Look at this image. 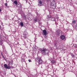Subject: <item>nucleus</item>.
Instances as JSON below:
<instances>
[{
    "mask_svg": "<svg viewBox=\"0 0 77 77\" xmlns=\"http://www.w3.org/2000/svg\"><path fill=\"white\" fill-rule=\"evenodd\" d=\"M0 29H2V26L0 25Z\"/></svg>",
    "mask_w": 77,
    "mask_h": 77,
    "instance_id": "b1692460",
    "label": "nucleus"
},
{
    "mask_svg": "<svg viewBox=\"0 0 77 77\" xmlns=\"http://www.w3.org/2000/svg\"><path fill=\"white\" fill-rule=\"evenodd\" d=\"M56 45H57L56 43H54L55 46H56Z\"/></svg>",
    "mask_w": 77,
    "mask_h": 77,
    "instance_id": "5701e85b",
    "label": "nucleus"
},
{
    "mask_svg": "<svg viewBox=\"0 0 77 77\" xmlns=\"http://www.w3.org/2000/svg\"><path fill=\"white\" fill-rule=\"evenodd\" d=\"M60 38L61 39H62V40H63V39L65 38V37L64 35H62L60 36Z\"/></svg>",
    "mask_w": 77,
    "mask_h": 77,
    "instance_id": "6e6552de",
    "label": "nucleus"
},
{
    "mask_svg": "<svg viewBox=\"0 0 77 77\" xmlns=\"http://www.w3.org/2000/svg\"><path fill=\"white\" fill-rule=\"evenodd\" d=\"M47 1H50V0H46Z\"/></svg>",
    "mask_w": 77,
    "mask_h": 77,
    "instance_id": "bb28decb",
    "label": "nucleus"
},
{
    "mask_svg": "<svg viewBox=\"0 0 77 77\" xmlns=\"http://www.w3.org/2000/svg\"><path fill=\"white\" fill-rule=\"evenodd\" d=\"M56 6V4L54 1H53L52 2H51V8H52V9H55Z\"/></svg>",
    "mask_w": 77,
    "mask_h": 77,
    "instance_id": "7ed1b4c3",
    "label": "nucleus"
},
{
    "mask_svg": "<svg viewBox=\"0 0 77 77\" xmlns=\"http://www.w3.org/2000/svg\"><path fill=\"white\" fill-rule=\"evenodd\" d=\"M57 32H56V33L57 35H59V32H58V33H57Z\"/></svg>",
    "mask_w": 77,
    "mask_h": 77,
    "instance_id": "aec40b11",
    "label": "nucleus"
},
{
    "mask_svg": "<svg viewBox=\"0 0 77 77\" xmlns=\"http://www.w3.org/2000/svg\"><path fill=\"white\" fill-rule=\"evenodd\" d=\"M51 62H52V63H54L55 62V61H54V60H53Z\"/></svg>",
    "mask_w": 77,
    "mask_h": 77,
    "instance_id": "dca6fc26",
    "label": "nucleus"
},
{
    "mask_svg": "<svg viewBox=\"0 0 77 77\" xmlns=\"http://www.w3.org/2000/svg\"><path fill=\"white\" fill-rule=\"evenodd\" d=\"M14 4L16 5V7L18 6V4H17L18 3H17V1H15L14 2Z\"/></svg>",
    "mask_w": 77,
    "mask_h": 77,
    "instance_id": "1a4fd4ad",
    "label": "nucleus"
},
{
    "mask_svg": "<svg viewBox=\"0 0 77 77\" xmlns=\"http://www.w3.org/2000/svg\"><path fill=\"white\" fill-rule=\"evenodd\" d=\"M51 19H52V18H53V17H51Z\"/></svg>",
    "mask_w": 77,
    "mask_h": 77,
    "instance_id": "a878e982",
    "label": "nucleus"
},
{
    "mask_svg": "<svg viewBox=\"0 0 77 77\" xmlns=\"http://www.w3.org/2000/svg\"><path fill=\"white\" fill-rule=\"evenodd\" d=\"M28 61L29 62H32V60H29Z\"/></svg>",
    "mask_w": 77,
    "mask_h": 77,
    "instance_id": "a211bd4d",
    "label": "nucleus"
},
{
    "mask_svg": "<svg viewBox=\"0 0 77 77\" xmlns=\"http://www.w3.org/2000/svg\"><path fill=\"white\" fill-rule=\"evenodd\" d=\"M18 6H17L16 7H18V8H19V9H20V8L21 10V9H22V6L21 5V4H18Z\"/></svg>",
    "mask_w": 77,
    "mask_h": 77,
    "instance_id": "9d476101",
    "label": "nucleus"
},
{
    "mask_svg": "<svg viewBox=\"0 0 77 77\" xmlns=\"http://www.w3.org/2000/svg\"><path fill=\"white\" fill-rule=\"evenodd\" d=\"M23 18L24 19H26V16H24L23 17Z\"/></svg>",
    "mask_w": 77,
    "mask_h": 77,
    "instance_id": "f3484780",
    "label": "nucleus"
},
{
    "mask_svg": "<svg viewBox=\"0 0 77 77\" xmlns=\"http://www.w3.org/2000/svg\"><path fill=\"white\" fill-rule=\"evenodd\" d=\"M73 46L75 48H77V46L76 45L74 44L73 45Z\"/></svg>",
    "mask_w": 77,
    "mask_h": 77,
    "instance_id": "4468645a",
    "label": "nucleus"
},
{
    "mask_svg": "<svg viewBox=\"0 0 77 77\" xmlns=\"http://www.w3.org/2000/svg\"><path fill=\"white\" fill-rule=\"evenodd\" d=\"M40 51H41L42 53L44 55H47L48 53H49L48 50L46 48L41 49H40Z\"/></svg>",
    "mask_w": 77,
    "mask_h": 77,
    "instance_id": "f257e3e1",
    "label": "nucleus"
},
{
    "mask_svg": "<svg viewBox=\"0 0 77 77\" xmlns=\"http://www.w3.org/2000/svg\"><path fill=\"white\" fill-rule=\"evenodd\" d=\"M20 25L21 27H23L24 26V24L23 22H21L20 23Z\"/></svg>",
    "mask_w": 77,
    "mask_h": 77,
    "instance_id": "9b49d317",
    "label": "nucleus"
},
{
    "mask_svg": "<svg viewBox=\"0 0 77 77\" xmlns=\"http://www.w3.org/2000/svg\"><path fill=\"white\" fill-rule=\"evenodd\" d=\"M25 38H27V37H25Z\"/></svg>",
    "mask_w": 77,
    "mask_h": 77,
    "instance_id": "cd10ccee",
    "label": "nucleus"
},
{
    "mask_svg": "<svg viewBox=\"0 0 77 77\" xmlns=\"http://www.w3.org/2000/svg\"><path fill=\"white\" fill-rule=\"evenodd\" d=\"M36 61L38 63V64L40 65V64H42V60L40 57H38L36 59Z\"/></svg>",
    "mask_w": 77,
    "mask_h": 77,
    "instance_id": "f03ea898",
    "label": "nucleus"
},
{
    "mask_svg": "<svg viewBox=\"0 0 77 77\" xmlns=\"http://www.w3.org/2000/svg\"><path fill=\"white\" fill-rule=\"evenodd\" d=\"M41 19H39L38 18H35L34 19V23H36V22H38L39 23L40 25L42 24V23L40 22L39 21H41Z\"/></svg>",
    "mask_w": 77,
    "mask_h": 77,
    "instance_id": "20e7f679",
    "label": "nucleus"
},
{
    "mask_svg": "<svg viewBox=\"0 0 77 77\" xmlns=\"http://www.w3.org/2000/svg\"><path fill=\"white\" fill-rule=\"evenodd\" d=\"M23 60V62L24 61V60L23 59H22V61Z\"/></svg>",
    "mask_w": 77,
    "mask_h": 77,
    "instance_id": "4be33fe9",
    "label": "nucleus"
},
{
    "mask_svg": "<svg viewBox=\"0 0 77 77\" xmlns=\"http://www.w3.org/2000/svg\"><path fill=\"white\" fill-rule=\"evenodd\" d=\"M72 24H74L75 23H76V21L75 20H73L72 21Z\"/></svg>",
    "mask_w": 77,
    "mask_h": 77,
    "instance_id": "ddd939ff",
    "label": "nucleus"
},
{
    "mask_svg": "<svg viewBox=\"0 0 77 77\" xmlns=\"http://www.w3.org/2000/svg\"><path fill=\"white\" fill-rule=\"evenodd\" d=\"M5 5L6 7H7V6H8V4L7 3H5Z\"/></svg>",
    "mask_w": 77,
    "mask_h": 77,
    "instance_id": "2eb2a0df",
    "label": "nucleus"
},
{
    "mask_svg": "<svg viewBox=\"0 0 77 77\" xmlns=\"http://www.w3.org/2000/svg\"><path fill=\"white\" fill-rule=\"evenodd\" d=\"M2 56L3 58H5V57H4V56L3 55V54H2Z\"/></svg>",
    "mask_w": 77,
    "mask_h": 77,
    "instance_id": "412c9836",
    "label": "nucleus"
},
{
    "mask_svg": "<svg viewBox=\"0 0 77 77\" xmlns=\"http://www.w3.org/2000/svg\"><path fill=\"white\" fill-rule=\"evenodd\" d=\"M13 63V61L11 60L10 62L9 63V65L10 64H12Z\"/></svg>",
    "mask_w": 77,
    "mask_h": 77,
    "instance_id": "f8f14e48",
    "label": "nucleus"
},
{
    "mask_svg": "<svg viewBox=\"0 0 77 77\" xmlns=\"http://www.w3.org/2000/svg\"><path fill=\"white\" fill-rule=\"evenodd\" d=\"M1 11H2V10H1V9L0 8V12H1Z\"/></svg>",
    "mask_w": 77,
    "mask_h": 77,
    "instance_id": "393cba45",
    "label": "nucleus"
},
{
    "mask_svg": "<svg viewBox=\"0 0 77 77\" xmlns=\"http://www.w3.org/2000/svg\"><path fill=\"white\" fill-rule=\"evenodd\" d=\"M38 6H41L42 4H43V2L42 1V0H38Z\"/></svg>",
    "mask_w": 77,
    "mask_h": 77,
    "instance_id": "39448f33",
    "label": "nucleus"
},
{
    "mask_svg": "<svg viewBox=\"0 0 77 77\" xmlns=\"http://www.w3.org/2000/svg\"><path fill=\"white\" fill-rule=\"evenodd\" d=\"M4 66L6 69H11V67L10 66H8V65L6 64H4Z\"/></svg>",
    "mask_w": 77,
    "mask_h": 77,
    "instance_id": "423d86ee",
    "label": "nucleus"
},
{
    "mask_svg": "<svg viewBox=\"0 0 77 77\" xmlns=\"http://www.w3.org/2000/svg\"><path fill=\"white\" fill-rule=\"evenodd\" d=\"M71 55L72 56V57H74V54H71Z\"/></svg>",
    "mask_w": 77,
    "mask_h": 77,
    "instance_id": "6ab92c4d",
    "label": "nucleus"
},
{
    "mask_svg": "<svg viewBox=\"0 0 77 77\" xmlns=\"http://www.w3.org/2000/svg\"><path fill=\"white\" fill-rule=\"evenodd\" d=\"M43 33L44 35H45V36H47V31H46V30H44L43 31Z\"/></svg>",
    "mask_w": 77,
    "mask_h": 77,
    "instance_id": "0eeeda50",
    "label": "nucleus"
}]
</instances>
